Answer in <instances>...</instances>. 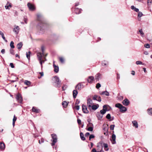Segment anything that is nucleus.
<instances>
[{"label":"nucleus","instance_id":"f257e3e1","mask_svg":"<svg viewBox=\"0 0 152 152\" xmlns=\"http://www.w3.org/2000/svg\"><path fill=\"white\" fill-rule=\"evenodd\" d=\"M51 136L52 139L51 140V141L53 142L51 143V145L52 146H53L55 145V143L57 142V136L55 134H52Z\"/></svg>","mask_w":152,"mask_h":152},{"label":"nucleus","instance_id":"f03ea898","mask_svg":"<svg viewBox=\"0 0 152 152\" xmlns=\"http://www.w3.org/2000/svg\"><path fill=\"white\" fill-rule=\"evenodd\" d=\"M116 107L119 108L120 110V111L124 113L127 110V108L123 106V105H115Z\"/></svg>","mask_w":152,"mask_h":152},{"label":"nucleus","instance_id":"7ed1b4c3","mask_svg":"<svg viewBox=\"0 0 152 152\" xmlns=\"http://www.w3.org/2000/svg\"><path fill=\"white\" fill-rule=\"evenodd\" d=\"M107 106H108V105H104L103 106V109L101 110L100 111V114L102 115H103L104 114L106 111L108 110L107 108Z\"/></svg>","mask_w":152,"mask_h":152},{"label":"nucleus","instance_id":"20e7f679","mask_svg":"<svg viewBox=\"0 0 152 152\" xmlns=\"http://www.w3.org/2000/svg\"><path fill=\"white\" fill-rule=\"evenodd\" d=\"M16 98L19 102L21 103L23 99L21 95L20 94L18 93L17 94L16 96Z\"/></svg>","mask_w":152,"mask_h":152},{"label":"nucleus","instance_id":"39448f33","mask_svg":"<svg viewBox=\"0 0 152 152\" xmlns=\"http://www.w3.org/2000/svg\"><path fill=\"white\" fill-rule=\"evenodd\" d=\"M27 6L30 10L33 11L35 10V7L34 5L30 3H28Z\"/></svg>","mask_w":152,"mask_h":152},{"label":"nucleus","instance_id":"423d86ee","mask_svg":"<svg viewBox=\"0 0 152 152\" xmlns=\"http://www.w3.org/2000/svg\"><path fill=\"white\" fill-rule=\"evenodd\" d=\"M88 106V109L90 110H95L99 107L97 105H87Z\"/></svg>","mask_w":152,"mask_h":152},{"label":"nucleus","instance_id":"0eeeda50","mask_svg":"<svg viewBox=\"0 0 152 152\" xmlns=\"http://www.w3.org/2000/svg\"><path fill=\"white\" fill-rule=\"evenodd\" d=\"M55 83H56L57 86L60 87L61 85V81L59 80V78L57 76H56L54 77Z\"/></svg>","mask_w":152,"mask_h":152},{"label":"nucleus","instance_id":"6e6552de","mask_svg":"<svg viewBox=\"0 0 152 152\" xmlns=\"http://www.w3.org/2000/svg\"><path fill=\"white\" fill-rule=\"evenodd\" d=\"M19 29L20 28L18 26L15 25L14 26L13 31L16 34H17L19 33Z\"/></svg>","mask_w":152,"mask_h":152},{"label":"nucleus","instance_id":"1a4fd4ad","mask_svg":"<svg viewBox=\"0 0 152 152\" xmlns=\"http://www.w3.org/2000/svg\"><path fill=\"white\" fill-rule=\"evenodd\" d=\"M82 110L84 113H88V107H87L86 105H82Z\"/></svg>","mask_w":152,"mask_h":152},{"label":"nucleus","instance_id":"9d476101","mask_svg":"<svg viewBox=\"0 0 152 152\" xmlns=\"http://www.w3.org/2000/svg\"><path fill=\"white\" fill-rule=\"evenodd\" d=\"M38 60H42L43 56L44 55V53H42L40 52H38L37 54Z\"/></svg>","mask_w":152,"mask_h":152},{"label":"nucleus","instance_id":"9b49d317","mask_svg":"<svg viewBox=\"0 0 152 152\" xmlns=\"http://www.w3.org/2000/svg\"><path fill=\"white\" fill-rule=\"evenodd\" d=\"M115 139V135L114 134H113L112 135V139L111 140L113 144L116 143Z\"/></svg>","mask_w":152,"mask_h":152},{"label":"nucleus","instance_id":"f8f14e48","mask_svg":"<svg viewBox=\"0 0 152 152\" xmlns=\"http://www.w3.org/2000/svg\"><path fill=\"white\" fill-rule=\"evenodd\" d=\"M84 87L83 85L81 83H79L76 86V88L78 90H80Z\"/></svg>","mask_w":152,"mask_h":152},{"label":"nucleus","instance_id":"ddd939ff","mask_svg":"<svg viewBox=\"0 0 152 152\" xmlns=\"http://www.w3.org/2000/svg\"><path fill=\"white\" fill-rule=\"evenodd\" d=\"M12 7V4L8 1L7 2L6 5L5 6V7L6 9L9 10Z\"/></svg>","mask_w":152,"mask_h":152},{"label":"nucleus","instance_id":"4468645a","mask_svg":"<svg viewBox=\"0 0 152 152\" xmlns=\"http://www.w3.org/2000/svg\"><path fill=\"white\" fill-rule=\"evenodd\" d=\"M53 66L54 68V71L56 73L58 72L59 71V68L58 66H56L54 64V61H53Z\"/></svg>","mask_w":152,"mask_h":152},{"label":"nucleus","instance_id":"2eb2a0df","mask_svg":"<svg viewBox=\"0 0 152 152\" xmlns=\"http://www.w3.org/2000/svg\"><path fill=\"white\" fill-rule=\"evenodd\" d=\"M94 77L93 76H89L87 80V81L89 83H92L94 80Z\"/></svg>","mask_w":152,"mask_h":152},{"label":"nucleus","instance_id":"dca6fc26","mask_svg":"<svg viewBox=\"0 0 152 152\" xmlns=\"http://www.w3.org/2000/svg\"><path fill=\"white\" fill-rule=\"evenodd\" d=\"M122 102L123 104H130L129 101L127 99H125Z\"/></svg>","mask_w":152,"mask_h":152},{"label":"nucleus","instance_id":"f3484780","mask_svg":"<svg viewBox=\"0 0 152 152\" xmlns=\"http://www.w3.org/2000/svg\"><path fill=\"white\" fill-rule=\"evenodd\" d=\"M32 110L33 112H35L36 113H38L39 112L40 110L37 109V108L35 107H33L32 109Z\"/></svg>","mask_w":152,"mask_h":152},{"label":"nucleus","instance_id":"a211bd4d","mask_svg":"<svg viewBox=\"0 0 152 152\" xmlns=\"http://www.w3.org/2000/svg\"><path fill=\"white\" fill-rule=\"evenodd\" d=\"M101 75L99 73H98L96 74L95 76V79L97 81L99 80V78H101Z\"/></svg>","mask_w":152,"mask_h":152},{"label":"nucleus","instance_id":"6ab92c4d","mask_svg":"<svg viewBox=\"0 0 152 152\" xmlns=\"http://www.w3.org/2000/svg\"><path fill=\"white\" fill-rule=\"evenodd\" d=\"M100 94L101 95L104 94L105 96H109L110 95L109 93L107 91H102L100 93Z\"/></svg>","mask_w":152,"mask_h":152},{"label":"nucleus","instance_id":"aec40b11","mask_svg":"<svg viewBox=\"0 0 152 152\" xmlns=\"http://www.w3.org/2000/svg\"><path fill=\"white\" fill-rule=\"evenodd\" d=\"M96 116L98 119L99 120H101L103 117V115L99 113H97L96 114Z\"/></svg>","mask_w":152,"mask_h":152},{"label":"nucleus","instance_id":"412c9836","mask_svg":"<svg viewBox=\"0 0 152 152\" xmlns=\"http://www.w3.org/2000/svg\"><path fill=\"white\" fill-rule=\"evenodd\" d=\"M81 9H79L77 8H76L75 10V12L76 14H79L81 13Z\"/></svg>","mask_w":152,"mask_h":152},{"label":"nucleus","instance_id":"4be33fe9","mask_svg":"<svg viewBox=\"0 0 152 152\" xmlns=\"http://www.w3.org/2000/svg\"><path fill=\"white\" fill-rule=\"evenodd\" d=\"M23 44L22 42H20L19 43H18L17 45V48L18 49H20L22 47Z\"/></svg>","mask_w":152,"mask_h":152},{"label":"nucleus","instance_id":"5701e85b","mask_svg":"<svg viewBox=\"0 0 152 152\" xmlns=\"http://www.w3.org/2000/svg\"><path fill=\"white\" fill-rule=\"evenodd\" d=\"M78 94V92L76 90H74L73 91V95L74 98H75Z\"/></svg>","mask_w":152,"mask_h":152},{"label":"nucleus","instance_id":"b1692460","mask_svg":"<svg viewBox=\"0 0 152 152\" xmlns=\"http://www.w3.org/2000/svg\"><path fill=\"white\" fill-rule=\"evenodd\" d=\"M132 123L133 124V126L136 128L138 127V125L137 122L136 121H132Z\"/></svg>","mask_w":152,"mask_h":152},{"label":"nucleus","instance_id":"393cba45","mask_svg":"<svg viewBox=\"0 0 152 152\" xmlns=\"http://www.w3.org/2000/svg\"><path fill=\"white\" fill-rule=\"evenodd\" d=\"M0 35L1 36L2 39L6 42H7V40L6 39L5 37L4 36V34L1 31H0Z\"/></svg>","mask_w":152,"mask_h":152},{"label":"nucleus","instance_id":"a878e982","mask_svg":"<svg viewBox=\"0 0 152 152\" xmlns=\"http://www.w3.org/2000/svg\"><path fill=\"white\" fill-rule=\"evenodd\" d=\"M5 145L3 143H0V149L1 150H4L5 148Z\"/></svg>","mask_w":152,"mask_h":152},{"label":"nucleus","instance_id":"bb28decb","mask_svg":"<svg viewBox=\"0 0 152 152\" xmlns=\"http://www.w3.org/2000/svg\"><path fill=\"white\" fill-rule=\"evenodd\" d=\"M43 26V25L42 23H40L38 24V25L37 28L41 30L42 29Z\"/></svg>","mask_w":152,"mask_h":152},{"label":"nucleus","instance_id":"cd10ccee","mask_svg":"<svg viewBox=\"0 0 152 152\" xmlns=\"http://www.w3.org/2000/svg\"><path fill=\"white\" fill-rule=\"evenodd\" d=\"M131 9L136 12H138L139 11V9L138 8H136L134 6H131Z\"/></svg>","mask_w":152,"mask_h":152},{"label":"nucleus","instance_id":"c85d7f7f","mask_svg":"<svg viewBox=\"0 0 152 152\" xmlns=\"http://www.w3.org/2000/svg\"><path fill=\"white\" fill-rule=\"evenodd\" d=\"M103 145L104 147V149L105 151H108L109 148H108V145L107 143H104Z\"/></svg>","mask_w":152,"mask_h":152},{"label":"nucleus","instance_id":"c756f323","mask_svg":"<svg viewBox=\"0 0 152 152\" xmlns=\"http://www.w3.org/2000/svg\"><path fill=\"white\" fill-rule=\"evenodd\" d=\"M80 138L81 140H85L86 138L84 136V135L82 132H81L80 134Z\"/></svg>","mask_w":152,"mask_h":152},{"label":"nucleus","instance_id":"7c9ffc66","mask_svg":"<svg viewBox=\"0 0 152 152\" xmlns=\"http://www.w3.org/2000/svg\"><path fill=\"white\" fill-rule=\"evenodd\" d=\"M87 104H92V101L91 99H88L87 100Z\"/></svg>","mask_w":152,"mask_h":152},{"label":"nucleus","instance_id":"2f4dec72","mask_svg":"<svg viewBox=\"0 0 152 152\" xmlns=\"http://www.w3.org/2000/svg\"><path fill=\"white\" fill-rule=\"evenodd\" d=\"M24 84L27 86H29L31 84V82L27 80H25L24 82Z\"/></svg>","mask_w":152,"mask_h":152},{"label":"nucleus","instance_id":"473e14b6","mask_svg":"<svg viewBox=\"0 0 152 152\" xmlns=\"http://www.w3.org/2000/svg\"><path fill=\"white\" fill-rule=\"evenodd\" d=\"M108 64V63L107 61H104L102 62V65L103 66H106Z\"/></svg>","mask_w":152,"mask_h":152},{"label":"nucleus","instance_id":"72a5a7b5","mask_svg":"<svg viewBox=\"0 0 152 152\" xmlns=\"http://www.w3.org/2000/svg\"><path fill=\"white\" fill-rule=\"evenodd\" d=\"M147 111L149 115H152V108L148 109Z\"/></svg>","mask_w":152,"mask_h":152},{"label":"nucleus","instance_id":"f704fd0d","mask_svg":"<svg viewBox=\"0 0 152 152\" xmlns=\"http://www.w3.org/2000/svg\"><path fill=\"white\" fill-rule=\"evenodd\" d=\"M14 43L13 41H12L10 43V45L11 48H15V46L14 45Z\"/></svg>","mask_w":152,"mask_h":152},{"label":"nucleus","instance_id":"c9c22d12","mask_svg":"<svg viewBox=\"0 0 152 152\" xmlns=\"http://www.w3.org/2000/svg\"><path fill=\"white\" fill-rule=\"evenodd\" d=\"M31 53V52L30 51L28 52V53H26V57L29 60L30 58V55Z\"/></svg>","mask_w":152,"mask_h":152},{"label":"nucleus","instance_id":"e433bc0d","mask_svg":"<svg viewBox=\"0 0 152 152\" xmlns=\"http://www.w3.org/2000/svg\"><path fill=\"white\" fill-rule=\"evenodd\" d=\"M38 61H39V63L41 65V67L42 68V64L43 63H44L45 62V61L43 60V59L42 60H38Z\"/></svg>","mask_w":152,"mask_h":152},{"label":"nucleus","instance_id":"4c0bfd02","mask_svg":"<svg viewBox=\"0 0 152 152\" xmlns=\"http://www.w3.org/2000/svg\"><path fill=\"white\" fill-rule=\"evenodd\" d=\"M136 64H142V65H144V64H143L142 63L141 61H137L136 62Z\"/></svg>","mask_w":152,"mask_h":152},{"label":"nucleus","instance_id":"58836bf2","mask_svg":"<svg viewBox=\"0 0 152 152\" xmlns=\"http://www.w3.org/2000/svg\"><path fill=\"white\" fill-rule=\"evenodd\" d=\"M139 32L141 34V36L143 37L144 35V33L143 32L142 30V29L140 30H139Z\"/></svg>","mask_w":152,"mask_h":152},{"label":"nucleus","instance_id":"ea45409f","mask_svg":"<svg viewBox=\"0 0 152 152\" xmlns=\"http://www.w3.org/2000/svg\"><path fill=\"white\" fill-rule=\"evenodd\" d=\"M95 137V136L93 134H91L90 135L89 137V140H91V139L92 138H94Z\"/></svg>","mask_w":152,"mask_h":152},{"label":"nucleus","instance_id":"a19ab883","mask_svg":"<svg viewBox=\"0 0 152 152\" xmlns=\"http://www.w3.org/2000/svg\"><path fill=\"white\" fill-rule=\"evenodd\" d=\"M73 108L76 109L77 110H78L79 109L80 107L78 105H75L74 107H73Z\"/></svg>","mask_w":152,"mask_h":152},{"label":"nucleus","instance_id":"79ce46f5","mask_svg":"<svg viewBox=\"0 0 152 152\" xmlns=\"http://www.w3.org/2000/svg\"><path fill=\"white\" fill-rule=\"evenodd\" d=\"M93 127L90 126L89 127L88 129V130L92 132L93 131Z\"/></svg>","mask_w":152,"mask_h":152},{"label":"nucleus","instance_id":"37998d69","mask_svg":"<svg viewBox=\"0 0 152 152\" xmlns=\"http://www.w3.org/2000/svg\"><path fill=\"white\" fill-rule=\"evenodd\" d=\"M142 15H143V14L141 12H139L138 13V17L140 18L142 16Z\"/></svg>","mask_w":152,"mask_h":152},{"label":"nucleus","instance_id":"c03bdc74","mask_svg":"<svg viewBox=\"0 0 152 152\" xmlns=\"http://www.w3.org/2000/svg\"><path fill=\"white\" fill-rule=\"evenodd\" d=\"M104 129L105 132H104V134H107L108 133V128L107 127L104 128Z\"/></svg>","mask_w":152,"mask_h":152},{"label":"nucleus","instance_id":"a18cd8bd","mask_svg":"<svg viewBox=\"0 0 152 152\" xmlns=\"http://www.w3.org/2000/svg\"><path fill=\"white\" fill-rule=\"evenodd\" d=\"M80 101L79 99H77L75 104H78L80 103Z\"/></svg>","mask_w":152,"mask_h":152},{"label":"nucleus","instance_id":"49530a36","mask_svg":"<svg viewBox=\"0 0 152 152\" xmlns=\"http://www.w3.org/2000/svg\"><path fill=\"white\" fill-rule=\"evenodd\" d=\"M106 118L108 119H110L111 118L110 115V114H108L106 115Z\"/></svg>","mask_w":152,"mask_h":152},{"label":"nucleus","instance_id":"de8ad7c7","mask_svg":"<svg viewBox=\"0 0 152 152\" xmlns=\"http://www.w3.org/2000/svg\"><path fill=\"white\" fill-rule=\"evenodd\" d=\"M100 87H101V85L100 83H98L96 84V88L97 89L99 88Z\"/></svg>","mask_w":152,"mask_h":152},{"label":"nucleus","instance_id":"09e8293b","mask_svg":"<svg viewBox=\"0 0 152 152\" xmlns=\"http://www.w3.org/2000/svg\"><path fill=\"white\" fill-rule=\"evenodd\" d=\"M69 102H67L66 101H64L61 104L64 105V104H69Z\"/></svg>","mask_w":152,"mask_h":152},{"label":"nucleus","instance_id":"8fccbe9b","mask_svg":"<svg viewBox=\"0 0 152 152\" xmlns=\"http://www.w3.org/2000/svg\"><path fill=\"white\" fill-rule=\"evenodd\" d=\"M115 127L114 125H111L110 126V129L111 130H113Z\"/></svg>","mask_w":152,"mask_h":152},{"label":"nucleus","instance_id":"3c124183","mask_svg":"<svg viewBox=\"0 0 152 152\" xmlns=\"http://www.w3.org/2000/svg\"><path fill=\"white\" fill-rule=\"evenodd\" d=\"M10 53L12 54V55H14V50H13L12 49H10Z\"/></svg>","mask_w":152,"mask_h":152},{"label":"nucleus","instance_id":"603ef678","mask_svg":"<svg viewBox=\"0 0 152 152\" xmlns=\"http://www.w3.org/2000/svg\"><path fill=\"white\" fill-rule=\"evenodd\" d=\"M59 59H60V61L62 63H63L64 62V60L63 58L62 57H60L59 58Z\"/></svg>","mask_w":152,"mask_h":152},{"label":"nucleus","instance_id":"864d4df0","mask_svg":"<svg viewBox=\"0 0 152 152\" xmlns=\"http://www.w3.org/2000/svg\"><path fill=\"white\" fill-rule=\"evenodd\" d=\"M17 118L16 117L15 115H14L13 117V122H15L17 120Z\"/></svg>","mask_w":152,"mask_h":152},{"label":"nucleus","instance_id":"5fc2aeb1","mask_svg":"<svg viewBox=\"0 0 152 152\" xmlns=\"http://www.w3.org/2000/svg\"><path fill=\"white\" fill-rule=\"evenodd\" d=\"M144 46L146 48H149L150 47V45L148 44L145 45Z\"/></svg>","mask_w":152,"mask_h":152},{"label":"nucleus","instance_id":"6e6d98bb","mask_svg":"<svg viewBox=\"0 0 152 152\" xmlns=\"http://www.w3.org/2000/svg\"><path fill=\"white\" fill-rule=\"evenodd\" d=\"M148 3L149 5V4H152V0H148Z\"/></svg>","mask_w":152,"mask_h":152},{"label":"nucleus","instance_id":"4d7b16f0","mask_svg":"<svg viewBox=\"0 0 152 152\" xmlns=\"http://www.w3.org/2000/svg\"><path fill=\"white\" fill-rule=\"evenodd\" d=\"M98 96H95L93 97V99L94 100H97Z\"/></svg>","mask_w":152,"mask_h":152},{"label":"nucleus","instance_id":"13d9d810","mask_svg":"<svg viewBox=\"0 0 152 152\" xmlns=\"http://www.w3.org/2000/svg\"><path fill=\"white\" fill-rule=\"evenodd\" d=\"M77 122L79 124H81V121L79 119H77Z\"/></svg>","mask_w":152,"mask_h":152},{"label":"nucleus","instance_id":"bf43d9fd","mask_svg":"<svg viewBox=\"0 0 152 152\" xmlns=\"http://www.w3.org/2000/svg\"><path fill=\"white\" fill-rule=\"evenodd\" d=\"M88 126H92V127H93V124L91 123V122H89V123H88Z\"/></svg>","mask_w":152,"mask_h":152},{"label":"nucleus","instance_id":"052dcab7","mask_svg":"<svg viewBox=\"0 0 152 152\" xmlns=\"http://www.w3.org/2000/svg\"><path fill=\"white\" fill-rule=\"evenodd\" d=\"M10 66L12 68H13L15 67L14 65H13V64L12 63H10Z\"/></svg>","mask_w":152,"mask_h":152},{"label":"nucleus","instance_id":"680f3d73","mask_svg":"<svg viewBox=\"0 0 152 152\" xmlns=\"http://www.w3.org/2000/svg\"><path fill=\"white\" fill-rule=\"evenodd\" d=\"M97 100H98L99 102H101V99L100 97H98Z\"/></svg>","mask_w":152,"mask_h":152},{"label":"nucleus","instance_id":"e2e57ef3","mask_svg":"<svg viewBox=\"0 0 152 152\" xmlns=\"http://www.w3.org/2000/svg\"><path fill=\"white\" fill-rule=\"evenodd\" d=\"M89 135H90L89 133V132H87L85 134V136L86 137H87Z\"/></svg>","mask_w":152,"mask_h":152},{"label":"nucleus","instance_id":"0e129e2a","mask_svg":"<svg viewBox=\"0 0 152 152\" xmlns=\"http://www.w3.org/2000/svg\"><path fill=\"white\" fill-rule=\"evenodd\" d=\"M1 53H2V54H4V53H5V50L4 49H2L1 51Z\"/></svg>","mask_w":152,"mask_h":152},{"label":"nucleus","instance_id":"69168bd1","mask_svg":"<svg viewBox=\"0 0 152 152\" xmlns=\"http://www.w3.org/2000/svg\"><path fill=\"white\" fill-rule=\"evenodd\" d=\"M91 152H97V151L95 148H93Z\"/></svg>","mask_w":152,"mask_h":152},{"label":"nucleus","instance_id":"338daca9","mask_svg":"<svg viewBox=\"0 0 152 152\" xmlns=\"http://www.w3.org/2000/svg\"><path fill=\"white\" fill-rule=\"evenodd\" d=\"M131 74L132 75H135V72L134 71H132Z\"/></svg>","mask_w":152,"mask_h":152},{"label":"nucleus","instance_id":"774afa93","mask_svg":"<svg viewBox=\"0 0 152 152\" xmlns=\"http://www.w3.org/2000/svg\"><path fill=\"white\" fill-rule=\"evenodd\" d=\"M41 15L39 14L37 15V17L38 18H39L41 17Z\"/></svg>","mask_w":152,"mask_h":152}]
</instances>
